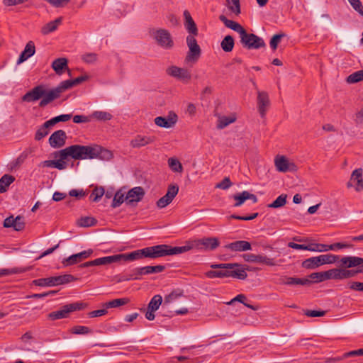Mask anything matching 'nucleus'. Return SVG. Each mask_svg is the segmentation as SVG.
<instances>
[{
  "label": "nucleus",
  "instance_id": "obj_1",
  "mask_svg": "<svg viewBox=\"0 0 363 363\" xmlns=\"http://www.w3.org/2000/svg\"><path fill=\"white\" fill-rule=\"evenodd\" d=\"M191 249L190 246L172 247L167 245H157L137 250L128 254H118L116 255L117 262L121 260L133 261L143 257L155 259L165 256L181 254Z\"/></svg>",
  "mask_w": 363,
  "mask_h": 363
},
{
  "label": "nucleus",
  "instance_id": "obj_2",
  "mask_svg": "<svg viewBox=\"0 0 363 363\" xmlns=\"http://www.w3.org/2000/svg\"><path fill=\"white\" fill-rule=\"evenodd\" d=\"M76 280H77V278L74 277L72 274H63L56 277L35 279L33 281V284L38 286H55L66 284Z\"/></svg>",
  "mask_w": 363,
  "mask_h": 363
},
{
  "label": "nucleus",
  "instance_id": "obj_3",
  "mask_svg": "<svg viewBox=\"0 0 363 363\" xmlns=\"http://www.w3.org/2000/svg\"><path fill=\"white\" fill-rule=\"evenodd\" d=\"M196 35H189L186 37V44L189 48V51L185 57L186 63H196L201 55V49L199 45L197 40L196 39Z\"/></svg>",
  "mask_w": 363,
  "mask_h": 363
},
{
  "label": "nucleus",
  "instance_id": "obj_4",
  "mask_svg": "<svg viewBox=\"0 0 363 363\" xmlns=\"http://www.w3.org/2000/svg\"><path fill=\"white\" fill-rule=\"evenodd\" d=\"M86 303L74 302L63 306L60 310L53 311L48 314V318L52 320L67 318L69 313L80 311L86 307Z\"/></svg>",
  "mask_w": 363,
  "mask_h": 363
},
{
  "label": "nucleus",
  "instance_id": "obj_5",
  "mask_svg": "<svg viewBox=\"0 0 363 363\" xmlns=\"http://www.w3.org/2000/svg\"><path fill=\"white\" fill-rule=\"evenodd\" d=\"M240 38L242 46L249 50L259 49L266 46L262 38L254 33H248L245 29L241 33Z\"/></svg>",
  "mask_w": 363,
  "mask_h": 363
},
{
  "label": "nucleus",
  "instance_id": "obj_6",
  "mask_svg": "<svg viewBox=\"0 0 363 363\" xmlns=\"http://www.w3.org/2000/svg\"><path fill=\"white\" fill-rule=\"evenodd\" d=\"M151 35L157 44L164 49L170 50L174 45L171 33L166 29L153 30Z\"/></svg>",
  "mask_w": 363,
  "mask_h": 363
},
{
  "label": "nucleus",
  "instance_id": "obj_7",
  "mask_svg": "<svg viewBox=\"0 0 363 363\" xmlns=\"http://www.w3.org/2000/svg\"><path fill=\"white\" fill-rule=\"evenodd\" d=\"M66 91L67 89H65L62 82H60L56 87L51 89L48 91L45 89V94L43 96V98L40 101L39 106L45 107L54 100L60 98L61 94Z\"/></svg>",
  "mask_w": 363,
  "mask_h": 363
},
{
  "label": "nucleus",
  "instance_id": "obj_8",
  "mask_svg": "<svg viewBox=\"0 0 363 363\" xmlns=\"http://www.w3.org/2000/svg\"><path fill=\"white\" fill-rule=\"evenodd\" d=\"M45 94V86L44 84H39L34 86L30 91L26 92L21 98L23 101L34 102L39 99H42Z\"/></svg>",
  "mask_w": 363,
  "mask_h": 363
},
{
  "label": "nucleus",
  "instance_id": "obj_9",
  "mask_svg": "<svg viewBox=\"0 0 363 363\" xmlns=\"http://www.w3.org/2000/svg\"><path fill=\"white\" fill-rule=\"evenodd\" d=\"M45 94V86L44 84H39L34 86L30 91L26 92L21 98L23 101L34 102L39 99H42Z\"/></svg>",
  "mask_w": 363,
  "mask_h": 363
},
{
  "label": "nucleus",
  "instance_id": "obj_10",
  "mask_svg": "<svg viewBox=\"0 0 363 363\" xmlns=\"http://www.w3.org/2000/svg\"><path fill=\"white\" fill-rule=\"evenodd\" d=\"M179 191V186L177 184H171L168 186L167 191L164 196L157 201V206L163 208L168 206L177 196Z\"/></svg>",
  "mask_w": 363,
  "mask_h": 363
},
{
  "label": "nucleus",
  "instance_id": "obj_11",
  "mask_svg": "<svg viewBox=\"0 0 363 363\" xmlns=\"http://www.w3.org/2000/svg\"><path fill=\"white\" fill-rule=\"evenodd\" d=\"M258 112L262 118H264L270 106L269 94L264 91H258L257 97Z\"/></svg>",
  "mask_w": 363,
  "mask_h": 363
},
{
  "label": "nucleus",
  "instance_id": "obj_12",
  "mask_svg": "<svg viewBox=\"0 0 363 363\" xmlns=\"http://www.w3.org/2000/svg\"><path fill=\"white\" fill-rule=\"evenodd\" d=\"M166 72L168 75L184 82H189L191 78V73L187 69L181 68L177 66H171L167 69Z\"/></svg>",
  "mask_w": 363,
  "mask_h": 363
},
{
  "label": "nucleus",
  "instance_id": "obj_13",
  "mask_svg": "<svg viewBox=\"0 0 363 363\" xmlns=\"http://www.w3.org/2000/svg\"><path fill=\"white\" fill-rule=\"evenodd\" d=\"M178 116L174 111H169L167 117L158 116L154 120L155 123L161 128H170L177 123Z\"/></svg>",
  "mask_w": 363,
  "mask_h": 363
},
{
  "label": "nucleus",
  "instance_id": "obj_14",
  "mask_svg": "<svg viewBox=\"0 0 363 363\" xmlns=\"http://www.w3.org/2000/svg\"><path fill=\"white\" fill-rule=\"evenodd\" d=\"M363 170L362 168L356 169L352 173L350 181L347 183L348 188L354 187L357 192L363 190Z\"/></svg>",
  "mask_w": 363,
  "mask_h": 363
},
{
  "label": "nucleus",
  "instance_id": "obj_15",
  "mask_svg": "<svg viewBox=\"0 0 363 363\" xmlns=\"http://www.w3.org/2000/svg\"><path fill=\"white\" fill-rule=\"evenodd\" d=\"M67 135L63 130L55 131L49 138L50 145L53 148H60L66 143Z\"/></svg>",
  "mask_w": 363,
  "mask_h": 363
},
{
  "label": "nucleus",
  "instance_id": "obj_16",
  "mask_svg": "<svg viewBox=\"0 0 363 363\" xmlns=\"http://www.w3.org/2000/svg\"><path fill=\"white\" fill-rule=\"evenodd\" d=\"M242 257L248 262L264 264L268 266L275 265L273 258H269L262 255L244 254Z\"/></svg>",
  "mask_w": 363,
  "mask_h": 363
},
{
  "label": "nucleus",
  "instance_id": "obj_17",
  "mask_svg": "<svg viewBox=\"0 0 363 363\" xmlns=\"http://www.w3.org/2000/svg\"><path fill=\"white\" fill-rule=\"evenodd\" d=\"M196 246L203 250H213L219 246V240L216 238H203L195 241Z\"/></svg>",
  "mask_w": 363,
  "mask_h": 363
},
{
  "label": "nucleus",
  "instance_id": "obj_18",
  "mask_svg": "<svg viewBox=\"0 0 363 363\" xmlns=\"http://www.w3.org/2000/svg\"><path fill=\"white\" fill-rule=\"evenodd\" d=\"M24 218L21 216H18L13 218V216L6 218L4 221V228H13L16 231H21L25 228Z\"/></svg>",
  "mask_w": 363,
  "mask_h": 363
},
{
  "label": "nucleus",
  "instance_id": "obj_19",
  "mask_svg": "<svg viewBox=\"0 0 363 363\" xmlns=\"http://www.w3.org/2000/svg\"><path fill=\"white\" fill-rule=\"evenodd\" d=\"M352 245L347 243L336 242L332 245L312 243L313 252H326L335 249L348 248Z\"/></svg>",
  "mask_w": 363,
  "mask_h": 363
},
{
  "label": "nucleus",
  "instance_id": "obj_20",
  "mask_svg": "<svg viewBox=\"0 0 363 363\" xmlns=\"http://www.w3.org/2000/svg\"><path fill=\"white\" fill-rule=\"evenodd\" d=\"M92 253H93V250L89 249L87 250H84L79 253L74 254V255L69 256V257L65 259L62 261V263L66 266L72 265V264L79 262L82 259L89 257Z\"/></svg>",
  "mask_w": 363,
  "mask_h": 363
},
{
  "label": "nucleus",
  "instance_id": "obj_21",
  "mask_svg": "<svg viewBox=\"0 0 363 363\" xmlns=\"http://www.w3.org/2000/svg\"><path fill=\"white\" fill-rule=\"evenodd\" d=\"M144 195L145 191L142 187H134L128 191L125 200L127 203L131 204L133 202H139L141 201Z\"/></svg>",
  "mask_w": 363,
  "mask_h": 363
},
{
  "label": "nucleus",
  "instance_id": "obj_22",
  "mask_svg": "<svg viewBox=\"0 0 363 363\" xmlns=\"http://www.w3.org/2000/svg\"><path fill=\"white\" fill-rule=\"evenodd\" d=\"M183 14L184 17V27L189 33V35H198L199 30L196 23L191 16L190 12L188 10H185Z\"/></svg>",
  "mask_w": 363,
  "mask_h": 363
},
{
  "label": "nucleus",
  "instance_id": "obj_23",
  "mask_svg": "<svg viewBox=\"0 0 363 363\" xmlns=\"http://www.w3.org/2000/svg\"><path fill=\"white\" fill-rule=\"evenodd\" d=\"M68 60L65 57H60L55 60L52 63V68L54 69L55 73L58 75H61L64 70H67L69 75H71V71L68 68Z\"/></svg>",
  "mask_w": 363,
  "mask_h": 363
},
{
  "label": "nucleus",
  "instance_id": "obj_24",
  "mask_svg": "<svg viewBox=\"0 0 363 363\" xmlns=\"http://www.w3.org/2000/svg\"><path fill=\"white\" fill-rule=\"evenodd\" d=\"M35 52V44L33 41H29L25 46L23 51L20 55L18 60L17 65H20L23 63L24 61L28 60L29 57L33 56Z\"/></svg>",
  "mask_w": 363,
  "mask_h": 363
},
{
  "label": "nucleus",
  "instance_id": "obj_25",
  "mask_svg": "<svg viewBox=\"0 0 363 363\" xmlns=\"http://www.w3.org/2000/svg\"><path fill=\"white\" fill-rule=\"evenodd\" d=\"M154 140V137L151 138L138 135L130 141V145L133 148H140L141 147L145 146L146 145L153 143Z\"/></svg>",
  "mask_w": 363,
  "mask_h": 363
},
{
  "label": "nucleus",
  "instance_id": "obj_26",
  "mask_svg": "<svg viewBox=\"0 0 363 363\" xmlns=\"http://www.w3.org/2000/svg\"><path fill=\"white\" fill-rule=\"evenodd\" d=\"M225 247L232 251L243 252L251 250V244L245 240H238L225 245Z\"/></svg>",
  "mask_w": 363,
  "mask_h": 363
},
{
  "label": "nucleus",
  "instance_id": "obj_27",
  "mask_svg": "<svg viewBox=\"0 0 363 363\" xmlns=\"http://www.w3.org/2000/svg\"><path fill=\"white\" fill-rule=\"evenodd\" d=\"M342 265L347 268L354 267L363 264V258L354 256L344 257L340 259Z\"/></svg>",
  "mask_w": 363,
  "mask_h": 363
},
{
  "label": "nucleus",
  "instance_id": "obj_28",
  "mask_svg": "<svg viewBox=\"0 0 363 363\" xmlns=\"http://www.w3.org/2000/svg\"><path fill=\"white\" fill-rule=\"evenodd\" d=\"M219 19L220 21H222L224 23V25L227 28H229L238 32L240 35L245 29L240 23H237L235 21H233L232 20L228 19L226 18V16L224 15H220L219 16Z\"/></svg>",
  "mask_w": 363,
  "mask_h": 363
},
{
  "label": "nucleus",
  "instance_id": "obj_29",
  "mask_svg": "<svg viewBox=\"0 0 363 363\" xmlns=\"http://www.w3.org/2000/svg\"><path fill=\"white\" fill-rule=\"evenodd\" d=\"M53 126L50 120L45 121L41 126L38 128L35 134V140L37 141L40 140L46 135H48L49 128Z\"/></svg>",
  "mask_w": 363,
  "mask_h": 363
},
{
  "label": "nucleus",
  "instance_id": "obj_30",
  "mask_svg": "<svg viewBox=\"0 0 363 363\" xmlns=\"http://www.w3.org/2000/svg\"><path fill=\"white\" fill-rule=\"evenodd\" d=\"M62 21V17L56 18L55 21H50L41 28V33L43 35H48L57 30V27L61 24Z\"/></svg>",
  "mask_w": 363,
  "mask_h": 363
},
{
  "label": "nucleus",
  "instance_id": "obj_31",
  "mask_svg": "<svg viewBox=\"0 0 363 363\" xmlns=\"http://www.w3.org/2000/svg\"><path fill=\"white\" fill-rule=\"evenodd\" d=\"M277 169L281 172H286L289 169V162L285 156H277L274 160Z\"/></svg>",
  "mask_w": 363,
  "mask_h": 363
},
{
  "label": "nucleus",
  "instance_id": "obj_32",
  "mask_svg": "<svg viewBox=\"0 0 363 363\" xmlns=\"http://www.w3.org/2000/svg\"><path fill=\"white\" fill-rule=\"evenodd\" d=\"M69 156L74 160H84L83 156L82 145H73L68 147Z\"/></svg>",
  "mask_w": 363,
  "mask_h": 363
},
{
  "label": "nucleus",
  "instance_id": "obj_33",
  "mask_svg": "<svg viewBox=\"0 0 363 363\" xmlns=\"http://www.w3.org/2000/svg\"><path fill=\"white\" fill-rule=\"evenodd\" d=\"M15 181V177L10 174H4L0 179V194L7 191L8 187Z\"/></svg>",
  "mask_w": 363,
  "mask_h": 363
},
{
  "label": "nucleus",
  "instance_id": "obj_34",
  "mask_svg": "<svg viewBox=\"0 0 363 363\" xmlns=\"http://www.w3.org/2000/svg\"><path fill=\"white\" fill-rule=\"evenodd\" d=\"M89 77L87 75H83L78 77L74 79H68L62 81L65 89L67 90L72 89V87L86 81L88 79Z\"/></svg>",
  "mask_w": 363,
  "mask_h": 363
},
{
  "label": "nucleus",
  "instance_id": "obj_35",
  "mask_svg": "<svg viewBox=\"0 0 363 363\" xmlns=\"http://www.w3.org/2000/svg\"><path fill=\"white\" fill-rule=\"evenodd\" d=\"M130 299L128 298H116L104 303L103 306L106 308V309L110 308H117L128 303Z\"/></svg>",
  "mask_w": 363,
  "mask_h": 363
},
{
  "label": "nucleus",
  "instance_id": "obj_36",
  "mask_svg": "<svg viewBox=\"0 0 363 363\" xmlns=\"http://www.w3.org/2000/svg\"><path fill=\"white\" fill-rule=\"evenodd\" d=\"M32 269V267H28L24 268H18V267H14L11 269H0V277L14 274H20L23 272H26L27 271H29Z\"/></svg>",
  "mask_w": 363,
  "mask_h": 363
},
{
  "label": "nucleus",
  "instance_id": "obj_37",
  "mask_svg": "<svg viewBox=\"0 0 363 363\" xmlns=\"http://www.w3.org/2000/svg\"><path fill=\"white\" fill-rule=\"evenodd\" d=\"M301 266L306 269H315L321 265L320 263L319 257H318V256H317V257H310L308 259H305L302 262Z\"/></svg>",
  "mask_w": 363,
  "mask_h": 363
},
{
  "label": "nucleus",
  "instance_id": "obj_38",
  "mask_svg": "<svg viewBox=\"0 0 363 363\" xmlns=\"http://www.w3.org/2000/svg\"><path fill=\"white\" fill-rule=\"evenodd\" d=\"M116 255L107 256L104 257L97 258L93 262V266L106 265L113 262H117Z\"/></svg>",
  "mask_w": 363,
  "mask_h": 363
},
{
  "label": "nucleus",
  "instance_id": "obj_39",
  "mask_svg": "<svg viewBox=\"0 0 363 363\" xmlns=\"http://www.w3.org/2000/svg\"><path fill=\"white\" fill-rule=\"evenodd\" d=\"M235 42L231 35H226L221 41L220 46L223 51L231 52L234 48Z\"/></svg>",
  "mask_w": 363,
  "mask_h": 363
},
{
  "label": "nucleus",
  "instance_id": "obj_40",
  "mask_svg": "<svg viewBox=\"0 0 363 363\" xmlns=\"http://www.w3.org/2000/svg\"><path fill=\"white\" fill-rule=\"evenodd\" d=\"M97 146L91 147V146H84L82 145L83 150V156L84 159H94L97 157L98 149Z\"/></svg>",
  "mask_w": 363,
  "mask_h": 363
},
{
  "label": "nucleus",
  "instance_id": "obj_41",
  "mask_svg": "<svg viewBox=\"0 0 363 363\" xmlns=\"http://www.w3.org/2000/svg\"><path fill=\"white\" fill-rule=\"evenodd\" d=\"M91 118H95L100 121H110L112 118V115L109 112L96 111H94L90 116Z\"/></svg>",
  "mask_w": 363,
  "mask_h": 363
},
{
  "label": "nucleus",
  "instance_id": "obj_42",
  "mask_svg": "<svg viewBox=\"0 0 363 363\" xmlns=\"http://www.w3.org/2000/svg\"><path fill=\"white\" fill-rule=\"evenodd\" d=\"M236 121V117L235 116H219L218 121L217 124V128L223 129L228 126L229 124L235 122Z\"/></svg>",
  "mask_w": 363,
  "mask_h": 363
},
{
  "label": "nucleus",
  "instance_id": "obj_43",
  "mask_svg": "<svg viewBox=\"0 0 363 363\" xmlns=\"http://www.w3.org/2000/svg\"><path fill=\"white\" fill-rule=\"evenodd\" d=\"M286 281L284 282L287 285H308L312 284V281L308 278L300 279L296 277H286Z\"/></svg>",
  "mask_w": 363,
  "mask_h": 363
},
{
  "label": "nucleus",
  "instance_id": "obj_44",
  "mask_svg": "<svg viewBox=\"0 0 363 363\" xmlns=\"http://www.w3.org/2000/svg\"><path fill=\"white\" fill-rule=\"evenodd\" d=\"M234 277L241 280L247 278V274L245 269H237L234 270H227V277Z\"/></svg>",
  "mask_w": 363,
  "mask_h": 363
},
{
  "label": "nucleus",
  "instance_id": "obj_45",
  "mask_svg": "<svg viewBox=\"0 0 363 363\" xmlns=\"http://www.w3.org/2000/svg\"><path fill=\"white\" fill-rule=\"evenodd\" d=\"M286 194H281L272 203H269L267 207L271 208H278L283 207L286 203Z\"/></svg>",
  "mask_w": 363,
  "mask_h": 363
},
{
  "label": "nucleus",
  "instance_id": "obj_46",
  "mask_svg": "<svg viewBox=\"0 0 363 363\" xmlns=\"http://www.w3.org/2000/svg\"><path fill=\"white\" fill-rule=\"evenodd\" d=\"M227 7L232 13L238 16L241 13L240 0H226Z\"/></svg>",
  "mask_w": 363,
  "mask_h": 363
},
{
  "label": "nucleus",
  "instance_id": "obj_47",
  "mask_svg": "<svg viewBox=\"0 0 363 363\" xmlns=\"http://www.w3.org/2000/svg\"><path fill=\"white\" fill-rule=\"evenodd\" d=\"M318 257L320 259V265L325 264H333L339 259V256L332 254L321 255H319Z\"/></svg>",
  "mask_w": 363,
  "mask_h": 363
},
{
  "label": "nucleus",
  "instance_id": "obj_48",
  "mask_svg": "<svg viewBox=\"0 0 363 363\" xmlns=\"http://www.w3.org/2000/svg\"><path fill=\"white\" fill-rule=\"evenodd\" d=\"M98 153L97 157L98 159L102 160H110L113 158V153L111 151L105 149L101 146H97Z\"/></svg>",
  "mask_w": 363,
  "mask_h": 363
},
{
  "label": "nucleus",
  "instance_id": "obj_49",
  "mask_svg": "<svg viewBox=\"0 0 363 363\" xmlns=\"http://www.w3.org/2000/svg\"><path fill=\"white\" fill-rule=\"evenodd\" d=\"M162 303V297L161 295H155L150 300L147 308L152 311H157Z\"/></svg>",
  "mask_w": 363,
  "mask_h": 363
},
{
  "label": "nucleus",
  "instance_id": "obj_50",
  "mask_svg": "<svg viewBox=\"0 0 363 363\" xmlns=\"http://www.w3.org/2000/svg\"><path fill=\"white\" fill-rule=\"evenodd\" d=\"M168 164L170 169L174 172L181 173L183 171L182 163L176 158H169L168 160Z\"/></svg>",
  "mask_w": 363,
  "mask_h": 363
},
{
  "label": "nucleus",
  "instance_id": "obj_51",
  "mask_svg": "<svg viewBox=\"0 0 363 363\" xmlns=\"http://www.w3.org/2000/svg\"><path fill=\"white\" fill-rule=\"evenodd\" d=\"M182 296H183V292L182 291H173L164 297V305L171 303Z\"/></svg>",
  "mask_w": 363,
  "mask_h": 363
},
{
  "label": "nucleus",
  "instance_id": "obj_52",
  "mask_svg": "<svg viewBox=\"0 0 363 363\" xmlns=\"http://www.w3.org/2000/svg\"><path fill=\"white\" fill-rule=\"evenodd\" d=\"M326 280L328 279H337L341 280V269H332L325 271Z\"/></svg>",
  "mask_w": 363,
  "mask_h": 363
},
{
  "label": "nucleus",
  "instance_id": "obj_53",
  "mask_svg": "<svg viewBox=\"0 0 363 363\" xmlns=\"http://www.w3.org/2000/svg\"><path fill=\"white\" fill-rule=\"evenodd\" d=\"M125 199L124 194L122 193L121 191H116L112 201L111 207L115 208L120 206Z\"/></svg>",
  "mask_w": 363,
  "mask_h": 363
},
{
  "label": "nucleus",
  "instance_id": "obj_54",
  "mask_svg": "<svg viewBox=\"0 0 363 363\" xmlns=\"http://www.w3.org/2000/svg\"><path fill=\"white\" fill-rule=\"evenodd\" d=\"M363 80V69L355 72L347 78V82L350 84L357 83Z\"/></svg>",
  "mask_w": 363,
  "mask_h": 363
},
{
  "label": "nucleus",
  "instance_id": "obj_55",
  "mask_svg": "<svg viewBox=\"0 0 363 363\" xmlns=\"http://www.w3.org/2000/svg\"><path fill=\"white\" fill-rule=\"evenodd\" d=\"M233 199L236 201L234 206H240L246 200H247V191H243L240 194L233 195Z\"/></svg>",
  "mask_w": 363,
  "mask_h": 363
},
{
  "label": "nucleus",
  "instance_id": "obj_56",
  "mask_svg": "<svg viewBox=\"0 0 363 363\" xmlns=\"http://www.w3.org/2000/svg\"><path fill=\"white\" fill-rule=\"evenodd\" d=\"M96 220L92 217L81 218L78 220V225L81 227H91L95 225Z\"/></svg>",
  "mask_w": 363,
  "mask_h": 363
},
{
  "label": "nucleus",
  "instance_id": "obj_57",
  "mask_svg": "<svg viewBox=\"0 0 363 363\" xmlns=\"http://www.w3.org/2000/svg\"><path fill=\"white\" fill-rule=\"evenodd\" d=\"M357 355H363V348L359 349L357 350H352L348 352H346L343 354L342 357L337 358V359H328L326 362L330 363L331 361H337V360H341L346 357L357 356Z\"/></svg>",
  "mask_w": 363,
  "mask_h": 363
},
{
  "label": "nucleus",
  "instance_id": "obj_58",
  "mask_svg": "<svg viewBox=\"0 0 363 363\" xmlns=\"http://www.w3.org/2000/svg\"><path fill=\"white\" fill-rule=\"evenodd\" d=\"M312 283H320L326 280L325 272H314L309 275Z\"/></svg>",
  "mask_w": 363,
  "mask_h": 363
},
{
  "label": "nucleus",
  "instance_id": "obj_59",
  "mask_svg": "<svg viewBox=\"0 0 363 363\" xmlns=\"http://www.w3.org/2000/svg\"><path fill=\"white\" fill-rule=\"evenodd\" d=\"M285 36V34L281 33L279 34L274 35L270 40V47L273 50H276L278 46V44L281 41V38Z\"/></svg>",
  "mask_w": 363,
  "mask_h": 363
},
{
  "label": "nucleus",
  "instance_id": "obj_60",
  "mask_svg": "<svg viewBox=\"0 0 363 363\" xmlns=\"http://www.w3.org/2000/svg\"><path fill=\"white\" fill-rule=\"evenodd\" d=\"M82 59L86 63L93 64L97 61L98 55L94 52L85 53L82 55Z\"/></svg>",
  "mask_w": 363,
  "mask_h": 363
},
{
  "label": "nucleus",
  "instance_id": "obj_61",
  "mask_svg": "<svg viewBox=\"0 0 363 363\" xmlns=\"http://www.w3.org/2000/svg\"><path fill=\"white\" fill-rule=\"evenodd\" d=\"M71 332L76 335H84L91 333V329L86 326L77 325L72 328Z\"/></svg>",
  "mask_w": 363,
  "mask_h": 363
},
{
  "label": "nucleus",
  "instance_id": "obj_62",
  "mask_svg": "<svg viewBox=\"0 0 363 363\" xmlns=\"http://www.w3.org/2000/svg\"><path fill=\"white\" fill-rule=\"evenodd\" d=\"M72 114H62L57 116H55L51 119H50V121L52 124V125H55L59 122H66L71 119Z\"/></svg>",
  "mask_w": 363,
  "mask_h": 363
},
{
  "label": "nucleus",
  "instance_id": "obj_63",
  "mask_svg": "<svg viewBox=\"0 0 363 363\" xmlns=\"http://www.w3.org/2000/svg\"><path fill=\"white\" fill-rule=\"evenodd\" d=\"M206 276L208 278H215V277H227V270L225 271H208L206 273Z\"/></svg>",
  "mask_w": 363,
  "mask_h": 363
},
{
  "label": "nucleus",
  "instance_id": "obj_64",
  "mask_svg": "<svg viewBox=\"0 0 363 363\" xmlns=\"http://www.w3.org/2000/svg\"><path fill=\"white\" fill-rule=\"evenodd\" d=\"M232 184L230 178L225 177L220 182L216 184V188L225 190L230 188Z\"/></svg>",
  "mask_w": 363,
  "mask_h": 363
}]
</instances>
